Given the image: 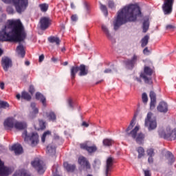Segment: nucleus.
<instances>
[{"label": "nucleus", "mask_w": 176, "mask_h": 176, "mask_svg": "<svg viewBox=\"0 0 176 176\" xmlns=\"http://www.w3.org/2000/svg\"><path fill=\"white\" fill-rule=\"evenodd\" d=\"M26 36L24 25L20 19L8 20L4 28L0 32V41L21 42ZM3 54V50L0 48V56Z\"/></svg>", "instance_id": "f257e3e1"}, {"label": "nucleus", "mask_w": 176, "mask_h": 176, "mask_svg": "<svg viewBox=\"0 0 176 176\" xmlns=\"http://www.w3.org/2000/svg\"><path fill=\"white\" fill-rule=\"evenodd\" d=\"M141 16V9L138 5L130 4L125 6L118 12L117 17L113 22L114 30H118L120 25L126 24L127 21H135Z\"/></svg>", "instance_id": "f03ea898"}, {"label": "nucleus", "mask_w": 176, "mask_h": 176, "mask_svg": "<svg viewBox=\"0 0 176 176\" xmlns=\"http://www.w3.org/2000/svg\"><path fill=\"white\" fill-rule=\"evenodd\" d=\"M137 119V114H135L132 120L130 122L129 126L126 129V133L128 135H131L133 140H135L137 144H142L144 142V140L145 138V135L142 133H138L140 130V126L137 125L135 126L133 129V127L135 125V120ZM129 130H131L129 132Z\"/></svg>", "instance_id": "7ed1b4c3"}, {"label": "nucleus", "mask_w": 176, "mask_h": 176, "mask_svg": "<svg viewBox=\"0 0 176 176\" xmlns=\"http://www.w3.org/2000/svg\"><path fill=\"white\" fill-rule=\"evenodd\" d=\"M4 3H11L12 2L17 13H23L28 6V0H1Z\"/></svg>", "instance_id": "20e7f679"}, {"label": "nucleus", "mask_w": 176, "mask_h": 176, "mask_svg": "<svg viewBox=\"0 0 176 176\" xmlns=\"http://www.w3.org/2000/svg\"><path fill=\"white\" fill-rule=\"evenodd\" d=\"M158 133L160 137L165 140H169L170 141L176 140V129L171 131V128L167 127L166 129H160Z\"/></svg>", "instance_id": "39448f33"}, {"label": "nucleus", "mask_w": 176, "mask_h": 176, "mask_svg": "<svg viewBox=\"0 0 176 176\" xmlns=\"http://www.w3.org/2000/svg\"><path fill=\"white\" fill-rule=\"evenodd\" d=\"M22 137L24 138L25 142H31L32 146H36L39 142V135L36 133H32L30 135H28L27 131H24L22 133Z\"/></svg>", "instance_id": "423d86ee"}, {"label": "nucleus", "mask_w": 176, "mask_h": 176, "mask_svg": "<svg viewBox=\"0 0 176 176\" xmlns=\"http://www.w3.org/2000/svg\"><path fill=\"white\" fill-rule=\"evenodd\" d=\"M153 114L151 112L148 113L147 117L145 119L144 126L147 127L148 131H152L157 127V122L155 118H152Z\"/></svg>", "instance_id": "0eeeda50"}, {"label": "nucleus", "mask_w": 176, "mask_h": 176, "mask_svg": "<svg viewBox=\"0 0 176 176\" xmlns=\"http://www.w3.org/2000/svg\"><path fill=\"white\" fill-rule=\"evenodd\" d=\"M152 74H153V70L149 67H144V73H141L140 78L143 79L145 83L147 85H152Z\"/></svg>", "instance_id": "6e6552de"}, {"label": "nucleus", "mask_w": 176, "mask_h": 176, "mask_svg": "<svg viewBox=\"0 0 176 176\" xmlns=\"http://www.w3.org/2000/svg\"><path fill=\"white\" fill-rule=\"evenodd\" d=\"M32 166L37 170L38 174H43L46 170L43 161L39 160V158H36L32 162Z\"/></svg>", "instance_id": "1a4fd4ad"}, {"label": "nucleus", "mask_w": 176, "mask_h": 176, "mask_svg": "<svg viewBox=\"0 0 176 176\" xmlns=\"http://www.w3.org/2000/svg\"><path fill=\"white\" fill-rule=\"evenodd\" d=\"M173 5H174V0H164V4L162 5V10L164 14H171Z\"/></svg>", "instance_id": "9d476101"}, {"label": "nucleus", "mask_w": 176, "mask_h": 176, "mask_svg": "<svg viewBox=\"0 0 176 176\" xmlns=\"http://www.w3.org/2000/svg\"><path fill=\"white\" fill-rule=\"evenodd\" d=\"M12 173V169L5 166L3 162L0 160V176H9Z\"/></svg>", "instance_id": "9b49d317"}, {"label": "nucleus", "mask_w": 176, "mask_h": 176, "mask_svg": "<svg viewBox=\"0 0 176 176\" xmlns=\"http://www.w3.org/2000/svg\"><path fill=\"white\" fill-rule=\"evenodd\" d=\"M12 59L10 58L5 56L1 59V65L6 72L9 71V68L12 67Z\"/></svg>", "instance_id": "f8f14e48"}, {"label": "nucleus", "mask_w": 176, "mask_h": 176, "mask_svg": "<svg viewBox=\"0 0 176 176\" xmlns=\"http://www.w3.org/2000/svg\"><path fill=\"white\" fill-rule=\"evenodd\" d=\"M3 124L6 130H12V129H14L16 120L14 118H8L4 121Z\"/></svg>", "instance_id": "ddd939ff"}, {"label": "nucleus", "mask_w": 176, "mask_h": 176, "mask_svg": "<svg viewBox=\"0 0 176 176\" xmlns=\"http://www.w3.org/2000/svg\"><path fill=\"white\" fill-rule=\"evenodd\" d=\"M113 167V158L112 157H109L107 158L106 162V170H105L106 176L109 175V172L112 171Z\"/></svg>", "instance_id": "4468645a"}, {"label": "nucleus", "mask_w": 176, "mask_h": 176, "mask_svg": "<svg viewBox=\"0 0 176 176\" xmlns=\"http://www.w3.org/2000/svg\"><path fill=\"white\" fill-rule=\"evenodd\" d=\"M50 25V19L47 17H43L41 19L40 28H41V30H47Z\"/></svg>", "instance_id": "2eb2a0df"}, {"label": "nucleus", "mask_w": 176, "mask_h": 176, "mask_svg": "<svg viewBox=\"0 0 176 176\" xmlns=\"http://www.w3.org/2000/svg\"><path fill=\"white\" fill-rule=\"evenodd\" d=\"M138 60H140V56L133 55L131 60H128L125 62V65L129 69L133 68V67L137 64Z\"/></svg>", "instance_id": "dca6fc26"}, {"label": "nucleus", "mask_w": 176, "mask_h": 176, "mask_svg": "<svg viewBox=\"0 0 176 176\" xmlns=\"http://www.w3.org/2000/svg\"><path fill=\"white\" fill-rule=\"evenodd\" d=\"M81 149H85L89 153H93L97 151V147L96 146H90V142H86L80 144Z\"/></svg>", "instance_id": "f3484780"}, {"label": "nucleus", "mask_w": 176, "mask_h": 176, "mask_svg": "<svg viewBox=\"0 0 176 176\" xmlns=\"http://www.w3.org/2000/svg\"><path fill=\"white\" fill-rule=\"evenodd\" d=\"M157 111H159V112L166 113V112L168 111V106L167 105V103H166L165 102H161L157 106Z\"/></svg>", "instance_id": "a211bd4d"}, {"label": "nucleus", "mask_w": 176, "mask_h": 176, "mask_svg": "<svg viewBox=\"0 0 176 176\" xmlns=\"http://www.w3.org/2000/svg\"><path fill=\"white\" fill-rule=\"evenodd\" d=\"M10 151H14L15 155H21L23 147L20 144H14L10 148Z\"/></svg>", "instance_id": "6ab92c4d"}, {"label": "nucleus", "mask_w": 176, "mask_h": 176, "mask_svg": "<svg viewBox=\"0 0 176 176\" xmlns=\"http://www.w3.org/2000/svg\"><path fill=\"white\" fill-rule=\"evenodd\" d=\"M78 163L80 164V166H83V167H85L87 170H89L90 168V164L89 163V161L85 158V157H80L78 158Z\"/></svg>", "instance_id": "aec40b11"}, {"label": "nucleus", "mask_w": 176, "mask_h": 176, "mask_svg": "<svg viewBox=\"0 0 176 176\" xmlns=\"http://www.w3.org/2000/svg\"><path fill=\"white\" fill-rule=\"evenodd\" d=\"M150 98H151V103H150V108L151 109H153L156 105V94L153 91L150 92Z\"/></svg>", "instance_id": "412c9836"}, {"label": "nucleus", "mask_w": 176, "mask_h": 176, "mask_svg": "<svg viewBox=\"0 0 176 176\" xmlns=\"http://www.w3.org/2000/svg\"><path fill=\"white\" fill-rule=\"evenodd\" d=\"M16 53L22 58H24L25 56V49L24 48L23 45L19 44V45L16 47Z\"/></svg>", "instance_id": "4be33fe9"}, {"label": "nucleus", "mask_w": 176, "mask_h": 176, "mask_svg": "<svg viewBox=\"0 0 176 176\" xmlns=\"http://www.w3.org/2000/svg\"><path fill=\"white\" fill-rule=\"evenodd\" d=\"M14 129H16V130H24L25 129H27V123L25 122H21L15 121Z\"/></svg>", "instance_id": "5701e85b"}, {"label": "nucleus", "mask_w": 176, "mask_h": 176, "mask_svg": "<svg viewBox=\"0 0 176 176\" xmlns=\"http://www.w3.org/2000/svg\"><path fill=\"white\" fill-rule=\"evenodd\" d=\"M78 71H80V76H85V75L89 74V69L85 65H80V67H78Z\"/></svg>", "instance_id": "b1692460"}, {"label": "nucleus", "mask_w": 176, "mask_h": 176, "mask_svg": "<svg viewBox=\"0 0 176 176\" xmlns=\"http://www.w3.org/2000/svg\"><path fill=\"white\" fill-rule=\"evenodd\" d=\"M102 31H103L104 34H105L107 38L109 39L110 41L113 40L112 35L109 32V29H108V27L107 25L102 24L101 25Z\"/></svg>", "instance_id": "393cba45"}, {"label": "nucleus", "mask_w": 176, "mask_h": 176, "mask_svg": "<svg viewBox=\"0 0 176 176\" xmlns=\"http://www.w3.org/2000/svg\"><path fill=\"white\" fill-rule=\"evenodd\" d=\"M63 167L68 171V173H72L73 171L75 170V165H71L68 164V162H64L63 163Z\"/></svg>", "instance_id": "a878e982"}, {"label": "nucleus", "mask_w": 176, "mask_h": 176, "mask_svg": "<svg viewBox=\"0 0 176 176\" xmlns=\"http://www.w3.org/2000/svg\"><path fill=\"white\" fill-rule=\"evenodd\" d=\"M36 99L41 101L43 107H46V98L42 94L37 92L36 94Z\"/></svg>", "instance_id": "bb28decb"}, {"label": "nucleus", "mask_w": 176, "mask_h": 176, "mask_svg": "<svg viewBox=\"0 0 176 176\" xmlns=\"http://www.w3.org/2000/svg\"><path fill=\"white\" fill-rule=\"evenodd\" d=\"M79 71V67L78 66H72L70 69V74L72 79H75V76H76V74Z\"/></svg>", "instance_id": "cd10ccee"}, {"label": "nucleus", "mask_w": 176, "mask_h": 176, "mask_svg": "<svg viewBox=\"0 0 176 176\" xmlns=\"http://www.w3.org/2000/svg\"><path fill=\"white\" fill-rule=\"evenodd\" d=\"M47 153L50 155H56V146L49 145L47 147Z\"/></svg>", "instance_id": "c85d7f7f"}, {"label": "nucleus", "mask_w": 176, "mask_h": 176, "mask_svg": "<svg viewBox=\"0 0 176 176\" xmlns=\"http://www.w3.org/2000/svg\"><path fill=\"white\" fill-rule=\"evenodd\" d=\"M49 42L50 43H56V45H60V38L56 36H51L48 38Z\"/></svg>", "instance_id": "c756f323"}, {"label": "nucleus", "mask_w": 176, "mask_h": 176, "mask_svg": "<svg viewBox=\"0 0 176 176\" xmlns=\"http://www.w3.org/2000/svg\"><path fill=\"white\" fill-rule=\"evenodd\" d=\"M149 41V36L146 35L141 40V46L142 47H145L148 45V42Z\"/></svg>", "instance_id": "7c9ffc66"}, {"label": "nucleus", "mask_w": 176, "mask_h": 176, "mask_svg": "<svg viewBox=\"0 0 176 176\" xmlns=\"http://www.w3.org/2000/svg\"><path fill=\"white\" fill-rule=\"evenodd\" d=\"M21 98H23V100H26V101H30V100H31V95L28 94V92L22 91Z\"/></svg>", "instance_id": "2f4dec72"}, {"label": "nucleus", "mask_w": 176, "mask_h": 176, "mask_svg": "<svg viewBox=\"0 0 176 176\" xmlns=\"http://www.w3.org/2000/svg\"><path fill=\"white\" fill-rule=\"evenodd\" d=\"M149 30V19L144 20L143 22V32H146Z\"/></svg>", "instance_id": "473e14b6"}, {"label": "nucleus", "mask_w": 176, "mask_h": 176, "mask_svg": "<svg viewBox=\"0 0 176 176\" xmlns=\"http://www.w3.org/2000/svg\"><path fill=\"white\" fill-rule=\"evenodd\" d=\"M138 159H141V157H142V156H144V155L145 154V150L144 149V148L142 147H139L138 148Z\"/></svg>", "instance_id": "72a5a7b5"}, {"label": "nucleus", "mask_w": 176, "mask_h": 176, "mask_svg": "<svg viewBox=\"0 0 176 176\" xmlns=\"http://www.w3.org/2000/svg\"><path fill=\"white\" fill-rule=\"evenodd\" d=\"M10 105L8 102L0 100V109H6L9 108Z\"/></svg>", "instance_id": "f704fd0d"}, {"label": "nucleus", "mask_w": 176, "mask_h": 176, "mask_svg": "<svg viewBox=\"0 0 176 176\" xmlns=\"http://www.w3.org/2000/svg\"><path fill=\"white\" fill-rule=\"evenodd\" d=\"M113 144V141L111 139H104L103 140V145L104 146H111Z\"/></svg>", "instance_id": "c9c22d12"}, {"label": "nucleus", "mask_w": 176, "mask_h": 176, "mask_svg": "<svg viewBox=\"0 0 176 176\" xmlns=\"http://www.w3.org/2000/svg\"><path fill=\"white\" fill-rule=\"evenodd\" d=\"M47 117L48 118L49 120H51L52 122H54L56 120V114L54 112H50Z\"/></svg>", "instance_id": "e433bc0d"}, {"label": "nucleus", "mask_w": 176, "mask_h": 176, "mask_svg": "<svg viewBox=\"0 0 176 176\" xmlns=\"http://www.w3.org/2000/svg\"><path fill=\"white\" fill-rule=\"evenodd\" d=\"M51 134H52V132L50 131H47L44 132V133L43 134V135L41 137L42 142H45V141L46 140V137H47V135H50Z\"/></svg>", "instance_id": "4c0bfd02"}, {"label": "nucleus", "mask_w": 176, "mask_h": 176, "mask_svg": "<svg viewBox=\"0 0 176 176\" xmlns=\"http://www.w3.org/2000/svg\"><path fill=\"white\" fill-rule=\"evenodd\" d=\"M39 8H41V12H47V9H49V5L46 3L40 4Z\"/></svg>", "instance_id": "58836bf2"}, {"label": "nucleus", "mask_w": 176, "mask_h": 176, "mask_svg": "<svg viewBox=\"0 0 176 176\" xmlns=\"http://www.w3.org/2000/svg\"><path fill=\"white\" fill-rule=\"evenodd\" d=\"M100 10L104 12V16H108V10H107V6L100 3Z\"/></svg>", "instance_id": "ea45409f"}, {"label": "nucleus", "mask_w": 176, "mask_h": 176, "mask_svg": "<svg viewBox=\"0 0 176 176\" xmlns=\"http://www.w3.org/2000/svg\"><path fill=\"white\" fill-rule=\"evenodd\" d=\"M100 166H101V161H100V160H96L94 161V167L95 168H100Z\"/></svg>", "instance_id": "a19ab883"}, {"label": "nucleus", "mask_w": 176, "mask_h": 176, "mask_svg": "<svg viewBox=\"0 0 176 176\" xmlns=\"http://www.w3.org/2000/svg\"><path fill=\"white\" fill-rule=\"evenodd\" d=\"M142 101L144 104H146L148 102V95H146V93H143L142 95Z\"/></svg>", "instance_id": "79ce46f5"}, {"label": "nucleus", "mask_w": 176, "mask_h": 176, "mask_svg": "<svg viewBox=\"0 0 176 176\" xmlns=\"http://www.w3.org/2000/svg\"><path fill=\"white\" fill-rule=\"evenodd\" d=\"M39 126L41 130L46 129V123L43 120H39Z\"/></svg>", "instance_id": "37998d69"}, {"label": "nucleus", "mask_w": 176, "mask_h": 176, "mask_svg": "<svg viewBox=\"0 0 176 176\" xmlns=\"http://www.w3.org/2000/svg\"><path fill=\"white\" fill-rule=\"evenodd\" d=\"M148 156H155V152L153 151V148H150L147 150Z\"/></svg>", "instance_id": "c03bdc74"}, {"label": "nucleus", "mask_w": 176, "mask_h": 176, "mask_svg": "<svg viewBox=\"0 0 176 176\" xmlns=\"http://www.w3.org/2000/svg\"><path fill=\"white\" fill-rule=\"evenodd\" d=\"M35 106H36L35 103L31 104V108L33 109L34 113H38V110L37 108L35 107Z\"/></svg>", "instance_id": "a18cd8bd"}, {"label": "nucleus", "mask_w": 176, "mask_h": 176, "mask_svg": "<svg viewBox=\"0 0 176 176\" xmlns=\"http://www.w3.org/2000/svg\"><path fill=\"white\" fill-rule=\"evenodd\" d=\"M6 10L9 14H13L14 13V10L12 7H8Z\"/></svg>", "instance_id": "49530a36"}, {"label": "nucleus", "mask_w": 176, "mask_h": 176, "mask_svg": "<svg viewBox=\"0 0 176 176\" xmlns=\"http://www.w3.org/2000/svg\"><path fill=\"white\" fill-rule=\"evenodd\" d=\"M84 8L86 13H89L90 10V6H89V4H87V3H84Z\"/></svg>", "instance_id": "de8ad7c7"}, {"label": "nucleus", "mask_w": 176, "mask_h": 176, "mask_svg": "<svg viewBox=\"0 0 176 176\" xmlns=\"http://www.w3.org/2000/svg\"><path fill=\"white\" fill-rule=\"evenodd\" d=\"M29 93L31 94H34L35 93V88H34V86L31 85L29 88Z\"/></svg>", "instance_id": "09e8293b"}, {"label": "nucleus", "mask_w": 176, "mask_h": 176, "mask_svg": "<svg viewBox=\"0 0 176 176\" xmlns=\"http://www.w3.org/2000/svg\"><path fill=\"white\" fill-rule=\"evenodd\" d=\"M144 176H151V171L149 170H143Z\"/></svg>", "instance_id": "8fccbe9b"}, {"label": "nucleus", "mask_w": 176, "mask_h": 176, "mask_svg": "<svg viewBox=\"0 0 176 176\" xmlns=\"http://www.w3.org/2000/svg\"><path fill=\"white\" fill-rule=\"evenodd\" d=\"M72 21H78V16L76 14L72 15L71 16Z\"/></svg>", "instance_id": "3c124183"}, {"label": "nucleus", "mask_w": 176, "mask_h": 176, "mask_svg": "<svg viewBox=\"0 0 176 176\" xmlns=\"http://www.w3.org/2000/svg\"><path fill=\"white\" fill-rule=\"evenodd\" d=\"M166 157H169V159H173V153H171V152H170V151H167Z\"/></svg>", "instance_id": "603ef678"}, {"label": "nucleus", "mask_w": 176, "mask_h": 176, "mask_svg": "<svg viewBox=\"0 0 176 176\" xmlns=\"http://www.w3.org/2000/svg\"><path fill=\"white\" fill-rule=\"evenodd\" d=\"M109 8H111V9H113V8H115V3L113 1L109 2Z\"/></svg>", "instance_id": "864d4df0"}, {"label": "nucleus", "mask_w": 176, "mask_h": 176, "mask_svg": "<svg viewBox=\"0 0 176 176\" xmlns=\"http://www.w3.org/2000/svg\"><path fill=\"white\" fill-rule=\"evenodd\" d=\"M68 105L70 108H74V106L72 105V99L68 100Z\"/></svg>", "instance_id": "5fc2aeb1"}, {"label": "nucleus", "mask_w": 176, "mask_h": 176, "mask_svg": "<svg viewBox=\"0 0 176 176\" xmlns=\"http://www.w3.org/2000/svg\"><path fill=\"white\" fill-rule=\"evenodd\" d=\"M113 72V70L111 69H107L104 70V74H112Z\"/></svg>", "instance_id": "6e6d98bb"}, {"label": "nucleus", "mask_w": 176, "mask_h": 176, "mask_svg": "<svg viewBox=\"0 0 176 176\" xmlns=\"http://www.w3.org/2000/svg\"><path fill=\"white\" fill-rule=\"evenodd\" d=\"M43 60H45V56H43V54H42L39 56V60H39L40 63H42V61H43Z\"/></svg>", "instance_id": "4d7b16f0"}, {"label": "nucleus", "mask_w": 176, "mask_h": 176, "mask_svg": "<svg viewBox=\"0 0 176 176\" xmlns=\"http://www.w3.org/2000/svg\"><path fill=\"white\" fill-rule=\"evenodd\" d=\"M153 156H149L148 159V163H153Z\"/></svg>", "instance_id": "13d9d810"}, {"label": "nucleus", "mask_w": 176, "mask_h": 176, "mask_svg": "<svg viewBox=\"0 0 176 176\" xmlns=\"http://www.w3.org/2000/svg\"><path fill=\"white\" fill-rule=\"evenodd\" d=\"M143 53L144 54H148L149 53V50H148V47L144 48Z\"/></svg>", "instance_id": "bf43d9fd"}, {"label": "nucleus", "mask_w": 176, "mask_h": 176, "mask_svg": "<svg viewBox=\"0 0 176 176\" xmlns=\"http://www.w3.org/2000/svg\"><path fill=\"white\" fill-rule=\"evenodd\" d=\"M173 28H174V25H166V30H173Z\"/></svg>", "instance_id": "052dcab7"}, {"label": "nucleus", "mask_w": 176, "mask_h": 176, "mask_svg": "<svg viewBox=\"0 0 176 176\" xmlns=\"http://www.w3.org/2000/svg\"><path fill=\"white\" fill-rule=\"evenodd\" d=\"M82 126H83L84 127H89V124L86 122H83L82 123Z\"/></svg>", "instance_id": "680f3d73"}, {"label": "nucleus", "mask_w": 176, "mask_h": 176, "mask_svg": "<svg viewBox=\"0 0 176 176\" xmlns=\"http://www.w3.org/2000/svg\"><path fill=\"white\" fill-rule=\"evenodd\" d=\"M0 88L3 90V89H5V84L3 82H1L0 84Z\"/></svg>", "instance_id": "e2e57ef3"}, {"label": "nucleus", "mask_w": 176, "mask_h": 176, "mask_svg": "<svg viewBox=\"0 0 176 176\" xmlns=\"http://www.w3.org/2000/svg\"><path fill=\"white\" fill-rule=\"evenodd\" d=\"M135 80H136L137 82H139V83H141V78H138V77H136L135 78Z\"/></svg>", "instance_id": "0e129e2a"}, {"label": "nucleus", "mask_w": 176, "mask_h": 176, "mask_svg": "<svg viewBox=\"0 0 176 176\" xmlns=\"http://www.w3.org/2000/svg\"><path fill=\"white\" fill-rule=\"evenodd\" d=\"M16 97L17 100H20V98H21V95H20V94H16Z\"/></svg>", "instance_id": "69168bd1"}, {"label": "nucleus", "mask_w": 176, "mask_h": 176, "mask_svg": "<svg viewBox=\"0 0 176 176\" xmlns=\"http://www.w3.org/2000/svg\"><path fill=\"white\" fill-rule=\"evenodd\" d=\"M25 65L28 66L30 65V61L27 60L25 62Z\"/></svg>", "instance_id": "338daca9"}, {"label": "nucleus", "mask_w": 176, "mask_h": 176, "mask_svg": "<svg viewBox=\"0 0 176 176\" xmlns=\"http://www.w3.org/2000/svg\"><path fill=\"white\" fill-rule=\"evenodd\" d=\"M57 60V58L53 57L52 58V61L56 62Z\"/></svg>", "instance_id": "774afa93"}]
</instances>
